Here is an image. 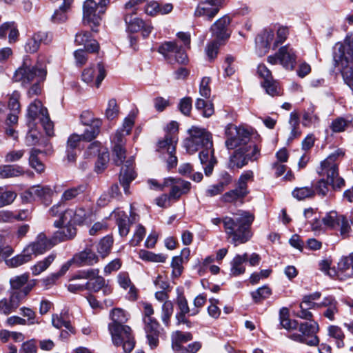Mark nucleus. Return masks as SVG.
Wrapping results in <instances>:
<instances>
[{
  "mask_svg": "<svg viewBox=\"0 0 353 353\" xmlns=\"http://www.w3.org/2000/svg\"><path fill=\"white\" fill-rule=\"evenodd\" d=\"M13 253V248L6 242L1 250L0 261H4L5 264L10 268H18L25 264V262L20 258V256H23V252L10 258Z\"/></svg>",
  "mask_w": 353,
  "mask_h": 353,
  "instance_id": "a878e982",
  "label": "nucleus"
},
{
  "mask_svg": "<svg viewBox=\"0 0 353 353\" xmlns=\"http://www.w3.org/2000/svg\"><path fill=\"white\" fill-rule=\"evenodd\" d=\"M46 66L37 63L35 67L30 68L24 61L14 72L12 79L14 81L20 82L22 86L30 84L32 87H36L46 79Z\"/></svg>",
  "mask_w": 353,
  "mask_h": 353,
  "instance_id": "423d86ee",
  "label": "nucleus"
},
{
  "mask_svg": "<svg viewBox=\"0 0 353 353\" xmlns=\"http://www.w3.org/2000/svg\"><path fill=\"white\" fill-rule=\"evenodd\" d=\"M57 243V241L54 240L53 237L48 239L45 234L40 233L34 242L28 244L23 248L22 251L23 256H20V258L26 264L32 260L33 256L44 253Z\"/></svg>",
  "mask_w": 353,
  "mask_h": 353,
  "instance_id": "9b49d317",
  "label": "nucleus"
},
{
  "mask_svg": "<svg viewBox=\"0 0 353 353\" xmlns=\"http://www.w3.org/2000/svg\"><path fill=\"white\" fill-rule=\"evenodd\" d=\"M199 158L201 163L203 165L204 172L206 176H210L213 171L217 161L214 157L213 144L211 146L200 149Z\"/></svg>",
  "mask_w": 353,
  "mask_h": 353,
  "instance_id": "b1692460",
  "label": "nucleus"
},
{
  "mask_svg": "<svg viewBox=\"0 0 353 353\" xmlns=\"http://www.w3.org/2000/svg\"><path fill=\"white\" fill-rule=\"evenodd\" d=\"M29 276L25 273L21 275H17L12 277L10 279V291H21L22 287H23L28 281Z\"/></svg>",
  "mask_w": 353,
  "mask_h": 353,
  "instance_id": "8fccbe9b",
  "label": "nucleus"
},
{
  "mask_svg": "<svg viewBox=\"0 0 353 353\" xmlns=\"http://www.w3.org/2000/svg\"><path fill=\"white\" fill-rule=\"evenodd\" d=\"M292 194L296 199L302 201L313 197L315 194V190L312 187L296 188L292 191Z\"/></svg>",
  "mask_w": 353,
  "mask_h": 353,
  "instance_id": "49530a36",
  "label": "nucleus"
},
{
  "mask_svg": "<svg viewBox=\"0 0 353 353\" xmlns=\"http://www.w3.org/2000/svg\"><path fill=\"white\" fill-rule=\"evenodd\" d=\"M341 215L332 210L325 213L321 219L315 216L310 221L311 229L316 233H323L327 230H334L339 226Z\"/></svg>",
  "mask_w": 353,
  "mask_h": 353,
  "instance_id": "a211bd4d",
  "label": "nucleus"
},
{
  "mask_svg": "<svg viewBox=\"0 0 353 353\" xmlns=\"http://www.w3.org/2000/svg\"><path fill=\"white\" fill-rule=\"evenodd\" d=\"M272 293L270 288L264 285L258 288L256 290L251 293L253 300L256 302H260L261 300L268 298Z\"/></svg>",
  "mask_w": 353,
  "mask_h": 353,
  "instance_id": "338daca9",
  "label": "nucleus"
},
{
  "mask_svg": "<svg viewBox=\"0 0 353 353\" xmlns=\"http://www.w3.org/2000/svg\"><path fill=\"white\" fill-rule=\"evenodd\" d=\"M328 335L330 337L336 339V343L338 347H341L344 345L343 339L345 335L341 328L337 325H330L327 327Z\"/></svg>",
  "mask_w": 353,
  "mask_h": 353,
  "instance_id": "6e6d98bb",
  "label": "nucleus"
},
{
  "mask_svg": "<svg viewBox=\"0 0 353 353\" xmlns=\"http://www.w3.org/2000/svg\"><path fill=\"white\" fill-rule=\"evenodd\" d=\"M34 284H28L21 291L10 292L9 299L0 300V313L8 315L14 312L32 290Z\"/></svg>",
  "mask_w": 353,
  "mask_h": 353,
  "instance_id": "4468645a",
  "label": "nucleus"
},
{
  "mask_svg": "<svg viewBox=\"0 0 353 353\" xmlns=\"http://www.w3.org/2000/svg\"><path fill=\"white\" fill-rule=\"evenodd\" d=\"M47 37L48 35L45 32H38L34 34L32 37L28 40L25 46L26 52L30 53L37 52L39 48L41 42L43 41Z\"/></svg>",
  "mask_w": 353,
  "mask_h": 353,
  "instance_id": "c03bdc74",
  "label": "nucleus"
},
{
  "mask_svg": "<svg viewBox=\"0 0 353 353\" xmlns=\"http://www.w3.org/2000/svg\"><path fill=\"white\" fill-rule=\"evenodd\" d=\"M333 59L334 66L340 70L345 83L353 88V34H347L343 43L336 44Z\"/></svg>",
  "mask_w": 353,
  "mask_h": 353,
  "instance_id": "7ed1b4c3",
  "label": "nucleus"
},
{
  "mask_svg": "<svg viewBox=\"0 0 353 353\" xmlns=\"http://www.w3.org/2000/svg\"><path fill=\"white\" fill-rule=\"evenodd\" d=\"M352 123V121L343 117H338L333 120L330 128L333 132L338 133L345 131Z\"/></svg>",
  "mask_w": 353,
  "mask_h": 353,
  "instance_id": "680f3d73",
  "label": "nucleus"
},
{
  "mask_svg": "<svg viewBox=\"0 0 353 353\" xmlns=\"http://www.w3.org/2000/svg\"><path fill=\"white\" fill-rule=\"evenodd\" d=\"M92 210L90 208L79 207L66 210L61 216L59 221L54 222L55 227H59L65 223H72L76 225L87 224L92 220Z\"/></svg>",
  "mask_w": 353,
  "mask_h": 353,
  "instance_id": "f8f14e48",
  "label": "nucleus"
},
{
  "mask_svg": "<svg viewBox=\"0 0 353 353\" xmlns=\"http://www.w3.org/2000/svg\"><path fill=\"white\" fill-rule=\"evenodd\" d=\"M101 148V143L98 141H95L92 143H91L88 148V152L90 154H98V159L96 163V170L97 172H99L104 170L107 163L109 161V154L107 151H102L100 150Z\"/></svg>",
  "mask_w": 353,
  "mask_h": 353,
  "instance_id": "2f4dec72",
  "label": "nucleus"
},
{
  "mask_svg": "<svg viewBox=\"0 0 353 353\" xmlns=\"http://www.w3.org/2000/svg\"><path fill=\"white\" fill-rule=\"evenodd\" d=\"M248 261V254H236L230 262V274L234 276L245 272L244 263Z\"/></svg>",
  "mask_w": 353,
  "mask_h": 353,
  "instance_id": "58836bf2",
  "label": "nucleus"
},
{
  "mask_svg": "<svg viewBox=\"0 0 353 353\" xmlns=\"http://www.w3.org/2000/svg\"><path fill=\"white\" fill-rule=\"evenodd\" d=\"M343 156L344 152L341 149H339L321 161L317 172L323 178L317 182L315 187L319 195L325 196L329 191V185H332L334 190L344 186L345 181L339 175L338 163H336L337 159Z\"/></svg>",
  "mask_w": 353,
  "mask_h": 353,
  "instance_id": "f03ea898",
  "label": "nucleus"
},
{
  "mask_svg": "<svg viewBox=\"0 0 353 353\" xmlns=\"http://www.w3.org/2000/svg\"><path fill=\"white\" fill-rule=\"evenodd\" d=\"M24 174L23 168L18 165H0V179L19 177Z\"/></svg>",
  "mask_w": 353,
  "mask_h": 353,
  "instance_id": "a19ab883",
  "label": "nucleus"
},
{
  "mask_svg": "<svg viewBox=\"0 0 353 353\" xmlns=\"http://www.w3.org/2000/svg\"><path fill=\"white\" fill-rule=\"evenodd\" d=\"M158 52L170 63L176 61L179 64L185 65L188 63V58L185 52L182 50L175 41H165L158 49Z\"/></svg>",
  "mask_w": 353,
  "mask_h": 353,
  "instance_id": "f3484780",
  "label": "nucleus"
},
{
  "mask_svg": "<svg viewBox=\"0 0 353 353\" xmlns=\"http://www.w3.org/2000/svg\"><path fill=\"white\" fill-rule=\"evenodd\" d=\"M113 244V239L111 236H105L101 239L97 245V252L102 258L106 257L110 252Z\"/></svg>",
  "mask_w": 353,
  "mask_h": 353,
  "instance_id": "603ef678",
  "label": "nucleus"
},
{
  "mask_svg": "<svg viewBox=\"0 0 353 353\" xmlns=\"http://www.w3.org/2000/svg\"><path fill=\"white\" fill-rule=\"evenodd\" d=\"M102 125V120L92 121V123L88 125L81 134L83 141H91L94 139L100 133L101 127Z\"/></svg>",
  "mask_w": 353,
  "mask_h": 353,
  "instance_id": "37998d69",
  "label": "nucleus"
},
{
  "mask_svg": "<svg viewBox=\"0 0 353 353\" xmlns=\"http://www.w3.org/2000/svg\"><path fill=\"white\" fill-rule=\"evenodd\" d=\"M110 0H100L97 3L94 0H86L83 5V21L89 25L93 31L94 27L99 26L102 17L106 11Z\"/></svg>",
  "mask_w": 353,
  "mask_h": 353,
  "instance_id": "0eeeda50",
  "label": "nucleus"
},
{
  "mask_svg": "<svg viewBox=\"0 0 353 353\" xmlns=\"http://www.w3.org/2000/svg\"><path fill=\"white\" fill-rule=\"evenodd\" d=\"M185 263L183 261L182 256H174L171 262L172 276L174 278L179 277L183 270V263Z\"/></svg>",
  "mask_w": 353,
  "mask_h": 353,
  "instance_id": "69168bd1",
  "label": "nucleus"
},
{
  "mask_svg": "<svg viewBox=\"0 0 353 353\" xmlns=\"http://www.w3.org/2000/svg\"><path fill=\"white\" fill-rule=\"evenodd\" d=\"M325 307V310L323 312V316L329 319L331 321L335 320V316L339 313V303L332 296H328L324 297L323 301L321 302V308Z\"/></svg>",
  "mask_w": 353,
  "mask_h": 353,
  "instance_id": "473e14b6",
  "label": "nucleus"
},
{
  "mask_svg": "<svg viewBox=\"0 0 353 353\" xmlns=\"http://www.w3.org/2000/svg\"><path fill=\"white\" fill-rule=\"evenodd\" d=\"M257 74L263 79L261 85L263 88H276L278 82L273 79L271 72L264 64H259L257 67Z\"/></svg>",
  "mask_w": 353,
  "mask_h": 353,
  "instance_id": "e433bc0d",
  "label": "nucleus"
},
{
  "mask_svg": "<svg viewBox=\"0 0 353 353\" xmlns=\"http://www.w3.org/2000/svg\"><path fill=\"white\" fill-rule=\"evenodd\" d=\"M244 197V194L241 191L235 188L223 194L221 199L225 203H233Z\"/></svg>",
  "mask_w": 353,
  "mask_h": 353,
  "instance_id": "774afa93",
  "label": "nucleus"
},
{
  "mask_svg": "<svg viewBox=\"0 0 353 353\" xmlns=\"http://www.w3.org/2000/svg\"><path fill=\"white\" fill-rule=\"evenodd\" d=\"M112 341L116 346L122 345L124 352L130 353L134 347L135 341L131 328L128 325H108Z\"/></svg>",
  "mask_w": 353,
  "mask_h": 353,
  "instance_id": "ddd939ff",
  "label": "nucleus"
},
{
  "mask_svg": "<svg viewBox=\"0 0 353 353\" xmlns=\"http://www.w3.org/2000/svg\"><path fill=\"white\" fill-rule=\"evenodd\" d=\"M274 38V30L270 28L263 30L255 39L256 53L259 57L264 56L269 50Z\"/></svg>",
  "mask_w": 353,
  "mask_h": 353,
  "instance_id": "5701e85b",
  "label": "nucleus"
},
{
  "mask_svg": "<svg viewBox=\"0 0 353 353\" xmlns=\"http://www.w3.org/2000/svg\"><path fill=\"white\" fill-rule=\"evenodd\" d=\"M280 321L281 326L286 330H294L299 326L296 321H292L288 318V310L282 308L280 311Z\"/></svg>",
  "mask_w": 353,
  "mask_h": 353,
  "instance_id": "4d7b16f0",
  "label": "nucleus"
},
{
  "mask_svg": "<svg viewBox=\"0 0 353 353\" xmlns=\"http://www.w3.org/2000/svg\"><path fill=\"white\" fill-rule=\"evenodd\" d=\"M299 115L297 111H293L290 114L289 123L291 126L290 139H294L301 134L299 128Z\"/></svg>",
  "mask_w": 353,
  "mask_h": 353,
  "instance_id": "de8ad7c7",
  "label": "nucleus"
},
{
  "mask_svg": "<svg viewBox=\"0 0 353 353\" xmlns=\"http://www.w3.org/2000/svg\"><path fill=\"white\" fill-rule=\"evenodd\" d=\"M118 283L119 285L123 289L130 288V293L133 299L136 298V289L132 284V282L129 278L128 274L126 272H120L117 276Z\"/></svg>",
  "mask_w": 353,
  "mask_h": 353,
  "instance_id": "864d4df0",
  "label": "nucleus"
},
{
  "mask_svg": "<svg viewBox=\"0 0 353 353\" xmlns=\"http://www.w3.org/2000/svg\"><path fill=\"white\" fill-rule=\"evenodd\" d=\"M27 118L30 125H33L37 121H39L46 134L48 137L54 136V124L50 119L47 108L43 105L41 101L34 100L29 105Z\"/></svg>",
  "mask_w": 353,
  "mask_h": 353,
  "instance_id": "6e6552de",
  "label": "nucleus"
},
{
  "mask_svg": "<svg viewBox=\"0 0 353 353\" xmlns=\"http://www.w3.org/2000/svg\"><path fill=\"white\" fill-rule=\"evenodd\" d=\"M123 18L128 34H134L141 31L143 37L146 38L153 30L151 23L145 21L138 17L130 16V13L125 14Z\"/></svg>",
  "mask_w": 353,
  "mask_h": 353,
  "instance_id": "6ab92c4d",
  "label": "nucleus"
},
{
  "mask_svg": "<svg viewBox=\"0 0 353 353\" xmlns=\"http://www.w3.org/2000/svg\"><path fill=\"white\" fill-rule=\"evenodd\" d=\"M86 270H80L72 274L68 280V290L72 293H77L88 290L87 277H84L83 273Z\"/></svg>",
  "mask_w": 353,
  "mask_h": 353,
  "instance_id": "c85d7f7f",
  "label": "nucleus"
},
{
  "mask_svg": "<svg viewBox=\"0 0 353 353\" xmlns=\"http://www.w3.org/2000/svg\"><path fill=\"white\" fill-rule=\"evenodd\" d=\"M173 10V5L170 3L159 4L156 1H148L144 8L145 13L150 17L159 14L164 15L170 13Z\"/></svg>",
  "mask_w": 353,
  "mask_h": 353,
  "instance_id": "7c9ffc66",
  "label": "nucleus"
},
{
  "mask_svg": "<svg viewBox=\"0 0 353 353\" xmlns=\"http://www.w3.org/2000/svg\"><path fill=\"white\" fill-rule=\"evenodd\" d=\"M17 197L13 191H8L0 187V208L11 204Z\"/></svg>",
  "mask_w": 353,
  "mask_h": 353,
  "instance_id": "0e129e2a",
  "label": "nucleus"
},
{
  "mask_svg": "<svg viewBox=\"0 0 353 353\" xmlns=\"http://www.w3.org/2000/svg\"><path fill=\"white\" fill-rule=\"evenodd\" d=\"M41 153V150L37 149H32L29 158L30 165L37 172L41 173L45 170V165L38 159V154Z\"/></svg>",
  "mask_w": 353,
  "mask_h": 353,
  "instance_id": "5fc2aeb1",
  "label": "nucleus"
},
{
  "mask_svg": "<svg viewBox=\"0 0 353 353\" xmlns=\"http://www.w3.org/2000/svg\"><path fill=\"white\" fill-rule=\"evenodd\" d=\"M24 194L25 196L30 200L39 199L48 201L53 194V191L50 187L37 185L31 187Z\"/></svg>",
  "mask_w": 353,
  "mask_h": 353,
  "instance_id": "72a5a7b5",
  "label": "nucleus"
},
{
  "mask_svg": "<svg viewBox=\"0 0 353 353\" xmlns=\"http://www.w3.org/2000/svg\"><path fill=\"white\" fill-rule=\"evenodd\" d=\"M84 277H87L88 290L97 292L101 290L105 283V279L99 275V270L92 268L86 270L83 273Z\"/></svg>",
  "mask_w": 353,
  "mask_h": 353,
  "instance_id": "cd10ccee",
  "label": "nucleus"
},
{
  "mask_svg": "<svg viewBox=\"0 0 353 353\" xmlns=\"http://www.w3.org/2000/svg\"><path fill=\"white\" fill-rule=\"evenodd\" d=\"M232 19L229 14H226L212 23L210 27V31L217 40L223 41L230 37V32L228 30V27L232 21Z\"/></svg>",
  "mask_w": 353,
  "mask_h": 353,
  "instance_id": "412c9836",
  "label": "nucleus"
},
{
  "mask_svg": "<svg viewBox=\"0 0 353 353\" xmlns=\"http://www.w3.org/2000/svg\"><path fill=\"white\" fill-rule=\"evenodd\" d=\"M139 110L137 108L132 109L127 117L123 121L122 125L119 128L125 132V134H130L132 128L134 125L135 119L138 115Z\"/></svg>",
  "mask_w": 353,
  "mask_h": 353,
  "instance_id": "a18cd8bd",
  "label": "nucleus"
},
{
  "mask_svg": "<svg viewBox=\"0 0 353 353\" xmlns=\"http://www.w3.org/2000/svg\"><path fill=\"white\" fill-rule=\"evenodd\" d=\"M56 257V254L51 253L43 259L37 261L30 268L32 274L34 276H37L41 274L43 272L46 271L50 267V265L54 262Z\"/></svg>",
  "mask_w": 353,
  "mask_h": 353,
  "instance_id": "79ce46f5",
  "label": "nucleus"
},
{
  "mask_svg": "<svg viewBox=\"0 0 353 353\" xmlns=\"http://www.w3.org/2000/svg\"><path fill=\"white\" fill-rule=\"evenodd\" d=\"M173 304L170 301L163 303L161 308V321L163 324L168 327L170 323V318L173 313Z\"/></svg>",
  "mask_w": 353,
  "mask_h": 353,
  "instance_id": "bf43d9fd",
  "label": "nucleus"
},
{
  "mask_svg": "<svg viewBox=\"0 0 353 353\" xmlns=\"http://www.w3.org/2000/svg\"><path fill=\"white\" fill-rule=\"evenodd\" d=\"M164 185L171 188L170 197L174 199H178L182 194H187L191 188L189 181L181 179H165Z\"/></svg>",
  "mask_w": 353,
  "mask_h": 353,
  "instance_id": "4be33fe9",
  "label": "nucleus"
},
{
  "mask_svg": "<svg viewBox=\"0 0 353 353\" xmlns=\"http://www.w3.org/2000/svg\"><path fill=\"white\" fill-rule=\"evenodd\" d=\"M296 51L290 45L281 47L273 55L268 57V61L270 64L279 63L286 70H294L296 63Z\"/></svg>",
  "mask_w": 353,
  "mask_h": 353,
  "instance_id": "2eb2a0df",
  "label": "nucleus"
},
{
  "mask_svg": "<svg viewBox=\"0 0 353 353\" xmlns=\"http://www.w3.org/2000/svg\"><path fill=\"white\" fill-rule=\"evenodd\" d=\"M119 114V106L116 99H111L109 100L108 107L105 110V117L108 120H113L118 117Z\"/></svg>",
  "mask_w": 353,
  "mask_h": 353,
  "instance_id": "e2e57ef3",
  "label": "nucleus"
},
{
  "mask_svg": "<svg viewBox=\"0 0 353 353\" xmlns=\"http://www.w3.org/2000/svg\"><path fill=\"white\" fill-rule=\"evenodd\" d=\"M75 43L79 46H83L87 51L94 52L99 50L98 42L90 38L88 32H80L76 34Z\"/></svg>",
  "mask_w": 353,
  "mask_h": 353,
  "instance_id": "f704fd0d",
  "label": "nucleus"
},
{
  "mask_svg": "<svg viewBox=\"0 0 353 353\" xmlns=\"http://www.w3.org/2000/svg\"><path fill=\"white\" fill-rule=\"evenodd\" d=\"M188 133L189 136L184 140L183 146L190 154L213 144L212 134L205 128L192 126Z\"/></svg>",
  "mask_w": 353,
  "mask_h": 353,
  "instance_id": "39448f33",
  "label": "nucleus"
},
{
  "mask_svg": "<svg viewBox=\"0 0 353 353\" xmlns=\"http://www.w3.org/2000/svg\"><path fill=\"white\" fill-rule=\"evenodd\" d=\"M133 163L132 159L127 160L121 167L120 172V183L126 194H130L129 185L136 177V173L133 169Z\"/></svg>",
  "mask_w": 353,
  "mask_h": 353,
  "instance_id": "bb28decb",
  "label": "nucleus"
},
{
  "mask_svg": "<svg viewBox=\"0 0 353 353\" xmlns=\"http://www.w3.org/2000/svg\"><path fill=\"white\" fill-rule=\"evenodd\" d=\"M192 339V335L190 332L176 331L172 334V346L174 351L183 353L181 343H186Z\"/></svg>",
  "mask_w": 353,
  "mask_h": 353,
  "instance_id": "ea45409f",
  "label": "nucleus"
},
{
  "mask_svg": "<svg viewBox=\"0 0 353 353\" xmlns=\"http://www.w3.org/2000/svg\"><path fill=\"white\" fill-rule=\"evenodd\" d=\"M225 134L226 137L225 145L228 150L252 148L253 146L252 144H249L250 140V132L243 128L228 124L225 127Z\"/></svg>",
  "mask_w": 353,
  "mask_h": 353,
  "instance_id": "1a4fd4ad",
  "label": "nucleus"
},
{
  "mask_svg": "<svg viewBox=\"0 0 353 353\" xmlns=\"http://www.w3.org/2000/svg\"><path fill=\"white\" fill-rule=\"evenodd\" d=\"M97 71L98 74L94 81V70L92 68H85L82 72V80L88 85L99 87L105 76L104 68L101 63L97 65Z\"/></svg>",
  "mask_w": 353,
  "mask_h": 353,
  "instance_id": "c756f323",
  "label": "nucleus"
},
{
  "mask_svg": "<svg viewBox=\"0 0 353 353\" xmlns=\"http://www.w3.org/2000/svg\"><path fill=\"white\" fill-rule=\"evenodd\" d=\"M177 141H178L174 140V138H170L165 135L163 139L158 141L157 150L159 151L166 150L168 153H175Z\"/></svg>",
  "mask_w": 353,
  "mask_h": 353,
  "instance_id": "3c124183",
  "label": "nucleus"
},
{
  "mask_svg": "<svg viewBox=\"0 0 353 353\" xmlns=\"http://www.w3.org/2000/svg\"><path fill=\"white\" fill-rule=\"evenodd\" d=\"M300 310L296 312V316L310 322L302 323L299 325V330L301 334L294 333L290 336V338L294 341L303 343L309 345H316L319 342V338L316 334L319 331V327L317 322L312 321L313 315L309 311V308L300 304Z\"/></svg>",
  "mask_w": 353,
  "mask_h": 353,
  "instance_id": "20e7f679",
  "label": "nucleus"
},
{
  "mask_svg": "<svg viewBox=\"0 0 353 353\" xmlns=\"http://www.w3.org/2000/svg\"><path fill=\"white\" fill-rule=\"evenodd\" d=\"M225 0H201L194 10V17L212 21L224 6Z\"/></svg>",
  "mask_w": 353,
  "mask_h": 353,
  "instance_id": "dca6fc26",
  "label": "nucleus"
},
{
  "mask_svg": "<svg viewBox=\"0 0 353 353\" xmlns=\"http://www.w3.org/2000/svg\"><path fill=\"white\" fill-rule=\"evenodd\" d=\"M74 225L72 223H69L59 226L61 230L54 233L53 239H56L57 243L72 239L77 234V229Z\"/></svg>",
  "mask_w": 353,
  "mask_h": 353,
  "instance_id": "c9c22d12",
  "label": "nucleus"
},
{
  "mask_svg": "<svg viewBox=\"0 0 353 353\" xmlns=\"http://www.w3.org/2000/svg\"><path fill=\"white\" fill-rule=\"evenodd\" d=\"M128 135L119 128L111 138L112 152L115 157L114 160L118 165H121L125 158V137Z\"/></svg>",
  "mask_w": 353,
  "mask_h": 353,
  "instance_id": "aec40b11",
  "label": "nucleus"
},
{
  "mask_svg": "<svg viewBox=\"0 0 353 353\" xmlns=\"http://www.w3.org/2000/svg\"><path fill=\"white\" fill-rule=\"evenodd\" d=\"M234 150V151L230 156L228 163V167L232 170L241 169L246 165L249 161H256L261 155V149L255 144H253L252 148Z\"/></svg>",
  "mask_w": 353,
  "mask_h": 353,
  "instance_id": "9d476101",
  "label": "nucleus"
},
{
  "mask_svg": "<svg viewBox=\"0 0 353 353\" xmlns=\"http://www.w3.org/2000/svg\"><path fill=\"white\" fill-rule=\"evenodd\" d=\"M139 256L144 261L154 263H164L168 258L167 256L163 254H154L147 250H141Z\"/></svg>",
  "mask_w": 353,
  "mask_h": 353,
  "instance_id": "13d9d810",
  "label": "nucleus"
},
{
  "mask_svg": "<svg viewBox=\"0 0 353 353\" xmlns=\"http://www.w3.org/2000/svg\"><path fill=\"white\" fill-rule=\"evenodd\" d=\"M110 316L112 322L109 323L108 325H112V327L115 325H124L123 323L128 321L127 314L121 308H114L112 310Z\"/></svg>",
  "mask_w": 353,
  "mask_h": 353,
  "instance_id": "09e8293b",
  "label": "nucleus"
},
{
  "mask_svg": "<svg viewBox=\"0 0 353 353\" xmlns=\"http://www.w3.org/2000/svg\"><path fill=\"white\" fill-rule=\"evenodd\" d=\"M52 324L54 327L57 329H60L62 327H64L65 329L68 330L71 334L76 333L75 328L71 325L68 313L66 312H61L59 314H52Z\"/></svg>",
  "mask_w": 353,
  "mask_h": 353,
  "instance_id": "4c0bfd02",
  "label": "nucleus"
},
{
  "mask_svg": "<svg viewBox=\"0 0 353 353\" xmlns=\"http://www.w3.org/2000/svg\"><path fill=\"white\" fill-rule=\"evenodd\" d=\"M73 261L78 267L92 266L99 261V258L92 249L86 247L73 256Z\"/></svg>",
  "mask_w": 353,
  "mask_h": 353,
  "instance_id": "393cba45",
  "label": "nucleus"
},
{
  "mask_svg": "<svg viewBox=\"0 0 353 353\" xmlns=\"http://www.w3.org/2000/svg\"><path fill=\"white\" fill-rule=\"evenodd\" d=\"M85 190L83 185H78L65 190L61 196V201H68L77 197L79 194H82Z\"/></svg>",
  "mask_w": 353,
  "mask_h": 353,
  "instance_id": "052dcab7",
  "label": "nucleus"
},
{
  "mask_svg": "<svg viewBox=\"0 0 353 353\" xmlns=\"http://www.w3.org/2000/svg\"><path fill=\"white\" fill-rule=\"evenodd\" d=\"M254 220L253 214L243 210H239L232 216H223L224 231L230 243L235 247L251 239L253 236L251 227Z\"/></svg>",
  "mask_w": 353,
  "mask_h": 353,
  "instance_id": "f257e3e1",
  "label": "nucleus"
}]
</instances>
